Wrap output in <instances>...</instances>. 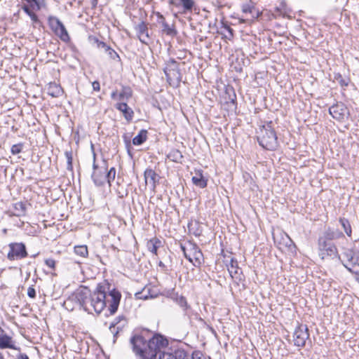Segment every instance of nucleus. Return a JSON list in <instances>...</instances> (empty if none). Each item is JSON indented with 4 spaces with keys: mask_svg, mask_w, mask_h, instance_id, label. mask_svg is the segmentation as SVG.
Returning a JSON list of instances; mask_svg holds the SVG:
<instances>
[{
    "mask_svg": "<svg viewBox=\"0 0 359 359\" xmlns=\"http://www.w3.org/2000/svg\"><path fill=\"white\" fill-rule=\"evenodd\" d=\"M191 180L194 184L200 188H205L207 186V180L201 172H196Z\"/></svg>",
    "mask_w": 359,
    "mask_h": 359,
    "instance_id": "b1692460",
    "label": "nucleus"
},
{
    "mask_svg": "<svg viewBox=\"0 0 359 359\" xmlns=\"http://www.w3.org/2000/svg\"><path fill=\"white\" fill-rule=\"evenodd\" d=\"M105 176H106V182H107L109 184V185L111 186V182L114 180L115 176H116L115 168L112 167L108 171L107 170Z\"/></svg>",
    "mask_w": 359,
    "mask_h": 359,
    "instance_id": "2f4dec72",
    "label": "nucleus"
},
{
    "mask_svg": "<svg viewBox=\"0 0 359 359\" xmlns=\"http://www.w3.org/2000/svg\"><path fill=\"white\" fill-rule=\"evenodd\" d=\"M96 154L93 151V172L91 175V178L94 182V184L97 187H101L105 184L106 183V172H107V163L106 161H104V165L99 168L98 165L95 163Z\"/></svg>",
    "mask_w": 359,
    "mask_h": 359,
    "instance_id": "39448f33",
    "label": "nucleus"
},
{
    "mask_svg": "<svg viewBox=\"0 0 359 359\" xmlns=\"http://www.w3.org/2000/svg\"><path fill=\"white\" fill-rule=\"evenodd\" d=\"M149 248L151 252L156 255L157 254L158 246L156 245V243H152L151 244V246L149 247Z\"/></svg>",
    "mask_w": 359,
    "mask_h": 359,
    "instance_id": "a19ab883",
    "label": "nucleus"
},
{
    "mask_svg": "<svg viewBox=\"0 0 359 359\" xmlns=\"http://www.w3.org/2000/svg\"><path fill=\"white\" fill-rule=\"evenodd\" d=\"M162 20V32L170 36H175L177 34V31L169 26V25L165 21V18L163 15H161Z\"/></svg>",
    "mask_w": 359,
    "mask_h": 359,
    "instance_id": "bb28decb",
    "label": "nucleus"
},
{
    "mask_svg": "<svg viewBox=\"0 0 359 359\" xmlns=\"http://www.w3.org/2000/svg\"><path fill=\"white\" fill-rule=\"evenodd\" d=\"M181 249L184 253V257L190 262H193L192 261V257H191V254L190 252V251H189V252H187V250H189V249L186 247V246H184L182 245H181Z\"/></svg>",
    "mask_w": 359,
    "mask_h": 359,
    "instance_id": "4c0bfd02",
    "label": "nucleus"
},
{
    "mask_svg": "<svg viewBox=\"0 0 359 359\" xmlns=\"http://www.w3.org/2000/svg\"><path fill=\"white\" fill-rule=\"evenodd\" d=\"M127 324V320L123 316H118L116 317L114 320L111 323L109 326V330L113 333L115 342L118 333L122 331V330L125 327Z\"/></svg>",
    "mask_w": 359,
    "mask_h": 359,
    "instance_id": "9d476101",
    "label": "nucleus"
},
{
    "mask_svg": "<svg viewBox=\"0 0 359 359\" xmlns=\"http://www.w3.org/2000/svg\"><path fill=\"white\" fill-rule=\"evenodd\" d=\"M172 298L184 310H187L188 309V304L184 297L179 295L177 293H176L173 294Z\"/></svg>",
    "mask_w": 359,
    "mask_h": 359,
    "instance_id": "cd10ccee",
    "label": "nucleus"
},
{
    "mask_svg": "<svg viewBox=\"0 0 359 359\" xmlns=\"http://www.w3.org/2000/svg\"><path fill=\"white\" fill-rule=\"evenodd\" d=\"M27 295L32 299H34L36 297V290L33 286L29 287L27 290Z\"/></svg>",
    "mask_w": 359,
    "mask_h": 359,
    "instance_id": "58836bf2",
    "label": "nucleus"
},
{
    "mask_svg": "<svg viewBox=\"0 0 359 359\" xmlns=\"http://www.w3.org/2000/svg\"><path fill=\"white\" fill-rule=\"evenodd\" d=\"M147 130L142 129L133 139V144L136 146L142 145L147 139Z\"/></svg>",
    "mask_w": 359,
    "mask_h": 359,
    "instance_id": "393cba45",
    "label": "nucleus"
},
{
    "mask_svg": "<svg viewBox=\"0 0 359 359\" xmlns=\"http://www.w3.org/2000/svg\"><path fill=\"white\" fill-rule=\"evenodd\" d=\"M92 86L94 90L99 91L100 90V85L99 81H95L92 83Z\"/></svg>",
    "mask_w": 359,
    "mask_h": 359,
    "instance_id": "79ce46f5",
    "label": "nucleus"
},
{
    "mask_svg": "<svg viewBox=\"0 0 359 359\" xmlns=\"http://www.w3.org/2000/svg\"><path fill=\"white\" fill-rule=\"evenodd\" d=\"M22 147L23 144L21 143L14 144L12 146L11 151L13 155L18 154L22 151Z\"/></svg>",
    "mask_w": 359,
    "mask_h": 359,
    "instance_id": "e433bc0d",
    "label": "nucleus"
},
{
    "mask_svg": "<svg viewBox=\"0 0 359 359\" xmlns=\"http://www.w3.org/2000/svg\"><path fill=\"white\" fill-rule=\"evenodd\" d=\"M321 236L332 241L344 238V234L337 229L328 227L325 230Z\"/></svg>",
    "mask_w": 359,
    "mask_h": 359,
    "instance_id": "2eb2a0df",
    "label": "nucleus"
},
{
    "mask_svg": "<svg viewBox=\"0 0 359 359\" xmlns=\"http://www.w3.org/2000/svg\"><path fill=\"white\" fill-rule=\"evenodd\" d=\"M0 359H4L3 355L0 353Z\"/></svg>",
    "mask_w": 359,
    "mask_h": 359,
    "instance_id": "6e6d98bb",
    "label": "nucleus"
},
{
    "mask_svg": "<svg viewBox=\"0 0 359 359\" xmlns=\"http://www.w3.org/2000/svg\"><path fill=\"white\" fill-rule=\"evenodd\" d=\"M74 252L82 257H87L88 252L86 245H79L74 248Z\"/></svg>",
    "mask_w": 359,
    "mask_h": 359,
    "instance_id": "7c9ffc66",
    "label": "nucleus"
},
{
    "mask_svg": "<svg viewBox=\"0 0 359 359\" xmlns=\"http://www.w3.org/2000/svg\"><path fill=\"white\" fill-rule=\"evenodd\" d=\"M13 208L15 212L11 215L21 217L25 215L26 213V205L24 203L20 201L13 204Z\"/></svg>",
    "mask_w": 359,
    "mask_h": 359,
    "instance_id": "5701e85b",
    "label": "nucleus"
},
{
    "mask_svg": "<svg viewBox=\"0 0 359 359\" xmlns=\"http://www.w3.org/2000/svg\"><path fill=\"white\" fill-rule=\"evenodd\" d=\"M189 251H190L191 254L192 259H195V262H192L194 266L201 264V259L203 257V254L198 247L192 243H189Z\"/></svg>",
    "mask_w": 359,
    "mask_h": 359,
    "instance_id": "a211bd4d",
    "label": "nucleus"
},
{
    "mask_svg": "<svg viewBox=\"0 0 359 359\" xmlns=\"http://www.w3.org/2000/svg\"><path fill=\"white\" fill-rule=\"evenodd\" d=\"M97 47L103 48L105 52L107 50V48H109L110 46H108L106 43H104L103 41H100V42H99Z\"/></svg>",
    "mask_w": 359,
    "mask_h": 359,
    "instance_id": "37998d69",
    "label": "nucleus"
},
{
    "mask_svg": "<svg viewBox=\"0 0 359 359\" xmlns=\"http://www.w3.org/2000/svg\"><path fill=\"white\" fill-rule=\"evenodd\" d=\"M334 79L339 82L341 86H347L348 85L349 80L348 79L343 78L339 74L335 75Z\"/></svg>",
    "mask_w": 359,
    "mask_h": 359,
    "instance_id": "c9c22d12",
    "label": "nucleus"
},
{
    "mask_svg": "<svg viewBox=\"0 0 359 359\" xmlns=\"http://www.w3.org/2000/svg\"><path fill=\"white\" fill-rule=\"evenodd\" d=\"M158 265L160 266H164V264H163V263L162 262H160Z\"/></svg>",
    "mask_w": 359,
    "mask_h": 359,
    "instance_id": "864d4df0",
    "label": "nucleus"
},
{
    "mask_svg": "<svg viewBox=\"0 0 359 359\" xmlns=\"http://www.w3.org/2000/svg\"><path fill=\"white\" fill-rule=\"evenodd\" d=\"M242 11L245 13L251 14L252 18L259 17V11L256 9L254 4L251 1L242 5Z\"/></svg>",
    "mask_w": 359,
    "mask_h": 359,
    "instance_id": "aec40b11",
    "label": "nucleus"
},
{
    "mask_svg": "<svg viewBox=\"0 0 359 359\" xmlns=\"http://www.w3.org/2000/svg\"><path fill=\"white\" fill-rule=\"evenodd\" d=\"M118 95H117V91H113V92L111 93V97L112 99H116V98H117L116 97H117Z\"/></svg>",
    "mask_w": 359,
    "mask_h": 359,
    "instance_id": "8fccbe9b",
    "label": "nucleus"
},
{
    "mask_svg": "<svg viewBox=\"0 0 359 359\" xmlns=\"http://www.w3.org/2000/svg\"><path fill=\"white\" fill-rule=\"evenodd\" d=\"M319 256L324 259L328 257H336L338 254L337 248L335 245H329L326 247L318 248Z\"/></svg>",
    "mask_w": 359,
    "mask_h": 359,
    "instance_id": "dca6fc26",
    "label": "nucleus"
},
{
    "mask_svg": "<svg viewBox=\"0 0 359 359\" xmlns=\"http://www.w3.org/2000/svg\"><path fill=\"white\" fill-rule=\"evenodd\" d=\"M344 266L351 272L358 273L359 257L353 249H346L343 253Z\"/></svg>",
    "mask_w": 359,
    "mask_h": 359,
    "instance_id": "0eeeda50",
    "label": "nucleus"
},
{
    "mask_svg": "<svg viewBox=\"0 0 359 359\" xmlns=\"http://www.w3.org/2000/svg\"><path fill=\"white\" fill-rule=\"evenodd\" d=\"M228 271L232 278L241 280L240 278V269L238 267V262L231 259L230 264L227 265Z\"/></svg>",
    "mask_w": 359,
    "mask_h": 359,
    "instance_id": "6ab92c4d",
    "label": "nucleus"
},
{
    "mask_svg": "<svg viewBox=\"0 0 359 359\" xmlns=\"http://www.w3.org/2000/svg\"><path fill=\"white\" fill-rule=\"evenodd\" d=\"M109 284L97 285L96 289L91 292L90 289L84 285H81L69 297L83 307L86 311L92 313L95 311L100 313L108 305V309L111 315L114 314L118 308L121 294L113 287L110 288Z\"/></svg>",
    "mask_w": 359,
    "mask_h": 359,
    "instance_id": "f257e3e1",
    "label": "nucleus"
},
{
    "mask_svg": "<svg viewBox=\"0 0 359 359\" xmlns=\"http://www.w3.org/2000/svg\"><path fill=\"white\" fill-rule=\"evenodd\" d=\"M189 359H201L199 356V353H193L191 355H190Z\"/></svg>",
    "mask_w": 359,
    "mask_h": 359,
    "instance_id": "49530a36",
    "label": "nucleus"
},
{
    "mask_svg": "<svg viewBox=\"0 0 359 359\" xmlns=\"http://www.w3.org/2000/svg\"><path fill=\"white\" fill-rule=\"evenodd\" d=\"M4 332V331L1 329V327H0V335L1 334H3Z\"/></svg>",
    "mask_w": 359,
    "mask_h": 359,
    "instance_id": "5fc2aeb1",
    "label": "nucleus"
},
{
    "mask_svg": "<svg viewBox=\"0 0 359 359\" xmlns=\"http://www.w3.org/2000/svg\"><path fill=\"white\" fill-rule=\"evenodd\" d=\"M135 31L138 34L140 41L144 44H147L148 41L147 39H149V31L147 24L142 21L135 27Z\"/></svg>",
    "mask_w": 359,
    "mask_h": 359,
    "instance_id": "f8f14e48",
    "label": "nucleus"
},
{
    "mask_svg": "<svg viewBox=\"0 0 359 359\" xmlns=\"http://www.w3.org/2000/svg\"><path fill=\"white\" fill-rule=\"evenodd\" d=\"M134 353L140 359H189L190 355L182 348L172 352L163 349L168 345V341L161 334H155L149 341L141 335H135L130 339Z\"/></svg>",
    "mask_w": 359,
    "mask_h": 359,
    "instance_id": "f03ea898",
    "label": "nucleus"
},
{
    "mask_svg": "<svg viewBox=\"0 0 359 359\" xmlns=\"http://www.w3.org/2000/svg\"><path fill=\"white\" fill-rule=\"evenodd\" d=\"M329 245H334L332 241L325 239L321 236L318 238V248L326 247Z\"/></svg>",
    "mask_w": 359,
    "mask_h": 359,
    "instance_id": "f704fd0d",
    "label": "nucleus"
},
{
    "mask_svg": "<svg viewBox=\"0 0 359 359\" xmlns=\"http://www.w3.org/2000/svg\"><path fill=\"white\" fill-rule=\"evenodd\" d=\"M22 10L29 15L30 13L32 11L30 10L29 7L27 5H24L22 6Z\"/></svg>",
    "mask_w": 359,
    "mask_h": 359,
    "instance_id": "a18cd8bd",
    "label": "nucleus"
},
{
    "mask_svg": "<svg viewBox=\"0 0 359 359\" xmlns=\"http://www.w3.org/2000/svg\"><path fill=\"white\" fill-rule=\"evenodd\" d=\"M45 264L46 266H48L49 268L54 269L55 266V261L53 259H47L45 260Z\"/></svg>",
    "mask_w": 359,
    "mask_h": 359,
    "instance_id": "ea45409f",
    "label": "nucleus"
},
{
    "mask_svg": "<svg viewBox=\"0 0 359 359\" xmlns=\"http://www.w3.org/2000/svg\"><path fill=\"white\" fill-rule=\"evenodd\" d=\"M167 157L173 162L182 163L183 155L180 150L172 149L168 154Z\"/></svg>",
    "mask_w": 359,
    "mask_h": 359,
    "instance_id": "a878e982",
    "label": "nucleus"
},
{
    "mask_svg": "<svg viewBox=\"0 0 359 359\" xmlns=\"http://www.w3.org/2000/svg\"><path fill=\"white\" fill-rule=\"evenodd\" d=\"M131 96L130 89L129 88H123V90L118 94V99L121 101L128 100Z\"/></svg>",
    "mask_w": 359,
    "mask_h": 359,
    "instance_id": "c756f323",
    "label": "nucleus"
},
{
    "mask_svg": "<svg viewBox=\"0 0 359 359\" xmlns=\"http://www.w3.org/2000/svg\"><path fill=\"white\" fill-rule=\"evenodd\" d=\"M167 81L173 87L179 86L182 81V74L179 63L175 59H170L163 69Z\"/></svg>",
    "mask_w": 359,
    "mask_h": 359,
    "instance_id": "20e7f679",
    "label": "nucleus"
},
{
    "mask_svg": "<svg viewBox=\"0 0 359 359\" xmlns=\"http://www.w3.org/2000/svg\"><path fill=\"white\" fill-rule=\"evenodd\" d=\"M65 155L67 159V169L69 171L73 170V165H72V151H66L65 152Z\"/></svg>",
    "mask_w": 359,
    "mask_h": 359,
    "instance_id": "473e14b6",
    "label": "nucleus"
},
{
    "mask_svg": "<svg viewBox=\"0 0 359 359\" xmlns=\"http://www.w3.org/2000/svg\"><path fill=\"white\" fill-rule=\"evenodd\" d=\"M257 141L259 145L267 150H275L278 147L277 136L272 127V122L262 126L258 132Z\"/></svg>",
    "mask_w": 359,
    "mask_h": 359,
    "instance_id": "7ed1b4c3",
    "label": "nucleus"
},
{
    "mask_svg": "<svg viewBox=\"0 0 359 359\" xmlns=\"http://www.w3.org/2000/svg\"><path fill=\"white\" fill-rule=\"evenodd\" d=\"M93 40H94V42L97 44V46L98 45L99 42H100L101 41H100L96 37H94L93 38Z\"/></svg>",
    "mask_w": 359,
    "mask_h": 359,
    "instance_id": "603ef678",
    "label": "nucleus"
},
{
    "mask_svg": "<svg viewBox=\"0 0 359 359\" xmlns=\"http://www.w3.org/2000/svg\"><path fill=\"white\" fill-rule=\"evenodd\" d=\"M49 25L54 33L64 42L70 40L69 35L63 23L56 17L48 18Z\"/></svg>",
    "mask_w": 359,
    "mask_h": 359,
    "instance_id": "423d86ee",
    "label": "nucleus"
},
{
    "mask_svg": "<svg viewBox=\"0 0 359 359\" xmlns=\"http://www.w3.org/2000/svg\"><path fill=\"white\" fill-rule=\"evenodd\" d=\"M98 0H91L92 8H95L97 5Z\"/></svg>",
    "mask_w": 359,
    "mask_h": 359,
    "instance_id": "09e8293b",
    "label": "nucleus"
},
{
    "mask_svg": "<svg viewBox=\"0 0 359 359\" xmlns=\"http://www.w3.org/2000/svg\"><path fill=\"white\" fill-rule=\"evenodd\" d=\"M105 53L113 60L120 62L121 57L111 47L108 48Z\"/></svg>",
    "mask_w": 359,
    "mask_h": 359,
    "instance_id": "72a5a7b5",
    "label": "nucleus"
},
{
    "mask_svg": "<svg viewBox=\"0 0 359 359\" xmlns=\"http://www.w3.org/2000/svg\"><path fill=\"white\" fill-rule=\"evenodd\" d=\"M294 345L299 347H303L306 344V340L309 338V329L306 325H298L294 332Z\"/></svg>",
    "mask_w": 359,
    "mask_h": 359,
    "instance_id": "6e6552de",
    "label": "nucleus"
},
{
    "mask_svg": "<svg viewBox=\"0 0 359 359\" xmlns=\"http://www.w3.org/2000/svg\"><path fill=\"white\" fill-rule=\"evenodd\" d=\"M48 94L53 97H58L63 94V90L57 83H50L48 88Z\"/></svg>",
    "mask_w": 359,
    "mask_h": 359,
    "instance_id": "412c9836",
    "label": "nucleus"
},
{
    "mask_svg": "<svg viewBox=\"0 0 359 359\" xmlns=\"http://www.w3.org/2000/svg\"><path fill=\"white\" fill-rule=\"evenodd\" d=\"M115 107L118 110L123 113L125 118L128 121H130L133 119L134 112L133 109L128 106L126 102H123L117 103Z\"/></svg>",
    "mask_w": 359,
    "mask_h": 359,
    "instance_id": "f3484780",
    "label": "nucleus"
},
{
    "mask_svg": "<svg viewBox=\"0 0 359 359\" xmlns=\"http://www.w3.org/2000/svg\"><path fill=\"white\" fill-rule=\"evenodd\" d=\"M170 6L177 8L182 7L183 13L191 12L194 6H195L194 0H168Z\"/></svg>",
    "mask_w": 359,
    "mask_h": 359,
    "instance_id": "9b49d317",
    "label": "nucleus"
},
{
    "mask_svg": "<svg viewBox=\"0 0 359 359\" xmlns=\"http://www.w3.org/2000/svg\"><path fill=\"white\" fill-rule=\"evenodd\" d=\"M29 16L31 18L32 21L38 22V20H39L38 17L34 13H33V12L30 13V15H29Z\"/></svg>",
    "mask_w": 359,
    "mask_h": 359,
    "instance_id": "c03bdc74",
    "label": "nucleus"
},
{
    "mask_svg": "<svg viewBox=\"0 0 359 359\" xmlns=\"http://www.w3.org/2000/svg\"><path fill=\"white\" fill-rule=\"evenodd\" d=\"M339 223L341 224V225L342 228L344 229L346 235L348 237H351L352 231H351V226L349 221L344 217H343V218L341 217V218H339Z\"/></svg>",
    "mask_w": 359,
    "mask_h": 359,
    "instance_id": "c85d7f7f",
    "label": "nucleus"
},
{
    "mask_svg": "<svg viewBox=\"0 0 359 359\" xmlns=\"http://www.w3.org/2000/svg\"><path fill=\"white\" fill-rule=\"evenodd\" d=\"M144 176L146 184H149L152 189H154L159 181L158 175L154 170L147 168L144 172Z\"/></svg>",
    "mask_w": 359,
    "mask_h": 359,
    "instance_id": "ddd939ff",
    "label": "nucleus"
},
{
    "mask_svg": "<svg viewBox=\"0 0 359 359\" xmlns=\"http://www.w3.org/2000/svg\"><path fill=\"white\" fill-rule=\"evenodd\" d=\"M0 348L16 349L15 346L12 342V338L4 333L0 335Z\"/></svg>",
    "mask_w": 359,
    "mask_h": 359,
    "instance_id": "4be33fe9",
    "label": "nucleus"
},
{
    "mask_svg": "<svg viewBox=\"0 0 359 359\" xmlns=\"http://www.w3.org/2000/svg\"><path fill=\"white\" fill-rule=\"evenodd\" d=\"M16 359H29V357L25 353H20Z\"/></svg>",
    "mask_w": 359,
    "mask_h": 359,
    "instance_id": "de8ad7c7",
    "label": "nucleus"
},
{
    "mask_svg": "<svg viewBox=\"0 0 359 359\" xmlns=\"http://www.w3.org/2000/svg\"><path fill=\"white\" fill-rule=\"evenodd\" d=\"M346 109L342 104H336L332 105L329 109L330 115L337 120H341L344 118Z\"/></svg>",
    "mask_w": 359,
    "mask_h": 359,
    "instance_id": "4468645a",
    "label": "nucleus"
},
{
    "mask_svg": "<svg viewBox=\"0 0 359 359\" xmlns=\"http://www.w3.org/2000/svg\"><path fill=\"white\" fill-rule=\"evenodd\" d=\"M8 258L10 260L22 259L27 256L25 245L22 243H11Z\"/></svg>",
    "mask_w": 359,
    "mask_h": 359,
    "instance_id": "1a4fd4ad",
    "label": "nucleus"
},
{
    "mask_svg": "<svg viewBox=\"0 0 359 359\" xmlns=\"http://www.w3.org/2000/svg\"><path fill=\"white\" fill-rule=\"evenodd\" d=\"M356 279H357V280L359 282V275H358V276L357 277V278H356Z\"/></svg>",
    "mask_w": 359,
    "mask_h": 359,
    "instance_id": "4d7b16f0",
    "label": "nucleus"
},
{
    "mask_svg": "<svg viewBox=\"0 0 359 359\" xmlns=\"http://www.w3.org/2000/svg\"><path fill=\"white\" fill-rule=\"evenodd\" d=\"M126 147H127L128 148H129V147L130 146V141H127V140H126ZM128 154H130V150H129V149H128Z\"/></svg>",
    "mask_w": 359,
    "mask_h": 359,
    "instance_id": "3c124183",
    "label": "nucleus"
}]
</instances>
